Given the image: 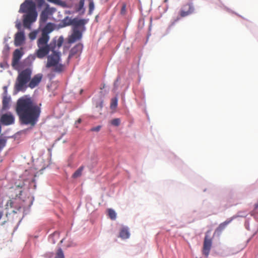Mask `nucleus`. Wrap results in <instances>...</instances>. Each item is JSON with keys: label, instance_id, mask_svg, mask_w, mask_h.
<instances>
[{"label": "nucleus", "instance_id": "39", "mask_svg": "<svg viewBox=\"0 0 258 258\" xmlns=\"http://www.w3.org/2000/svg\"><path fill=\"white\" fill-rule=\"evenodd\" d=\"M48 1L50 2H52V3H56L57 0H47Z\"/></svg>", "mask_w": 258, "mask_h": 258}, {"label": "nucleus", "instance_id": "2", "mask_svg": "<svg viewBox=\"0 0 258 258\" xmlns=\"http://www.w3.org/2000/svg\"><path fill=\"white\" fill-rule=\"evenodd\" d=\"M54 29V25L51 23H47L42 30L41 36L37 40L38 47L36 51V55L39 58H43L49 53L50 46L48 44L49 40V33Z\"/></svg>", "mask_w": 258, "mask_h": 258}, {"label": "nucleus", "instance_id": "1", "mask_svg": "<svg viewBox=\"0 0 258 258\" xmlns=\"http://www.w3.org/2000/svg\"><path fill=\"white\" fill-rule=\"evenodd\" d=\"M16 112L23 123L34 126L39 117L40 107L30 98H20L16 105Z\"/></svg>", "mask_w": 258, "mask_h": 258}, {"label": "nucleus", "instance_id": "44", "mask_svg": "<svg viewBox=\"0 0 258 258\" xmlns=\"http://www.w3.org/2000/svg\"><path fill=\"white\" fill-rule=\"evenodd\" d=\"M164 2L165 3H166V2H168V0H164Z\"/></svg>", "mask_w": 258, "mask_h": 258}, {"label": "nucleus", "instance_id": "43", "mask_svg": "<svg viewBox=\"0 0 258 258\" xmlns=\"http://www.w3.org/2000/svg\"><path fill=\"white\" fill-rule=\"evenodd\" d=\"M81 119H79L78 120V122H81Z\"/></svg>", "mask_w": 258, "mask_h": 258}, {"label": "nucleus", "instance_id": "33", "mask_svg": "<svg viewBox=\"0 0 258 258\" xmlns=\"http://www.w3.org/2000/svg\"><path fill=\"white\" fill-rule=\"evenodd\" d=\"M37 36V32L36 31H33L30 33L29 36L30 39L34 40L36 38Z\"/></svg>", "mask_w": 258, "mask_h": 258}, {"label": "nucleus", "instance_id": "42", "mask_svg": "<svg viewBox=\"0 0 258 258\" xmlns=\"http://www.w3.org/2000/svg\"><path fill=\"white\" fill-rule=\"evenodd\" d=\"M4 89H5V92H7V87H6V86H5V87H4Z\"/></svg>", "mask_w": 258, "mask_h": 258}, {"label": "nucleus", "instance_id": "12", "mask_svg": "<svg viewBox=\"0 0 258 258\" xmlns=\"http://www.w3.org/2000/svg\"><path fill=\"white\" fill-rule=\"evenodd\" d=\"M83 47V44L81 43H78L76 45L71 49L69 57L70 58L74 56L76 57L79 56L82 52Z\"/></svg>", "mask_w": 258, "mask_h": 258}, {"label": "nucleus", "instance_id": "15", "mask_svg": "<svg viewBox=\"0 0 258 258\" xmlns=\"http://www.w3.org/2000/svg\"><path fill=\"white\" fill-rule=\"evenodd\" d=\"M25 40V35L23 32H18L15 34L14 43L16 46L22 45Z\"/></svg>", "mask_w": 258, "mask_h": 258}, {"label": "nucleus", "instance_id": "34", "mask_svg": "<svg viewBox=\"0 0 258 258\" xmlns=\"http://www.w3.org/2000/svg\"><path fill=\"white\" fill-rule=\"evenodd\" d=\"M126 5L125 4H123L120 10V14L124 15L126 14Z\"/></svg>", "mask_w": 258, "mask_h": 258}, {"label": "nucleus", "instance_id": "32", "mask_svg": "<svg viewBox=\"0 0 258 258\" xmlns=\"http://www.w3.org/2000/svg\"><path fill=\"white\" fill-rule=\"evenodd\" d=\"M117 105V99H116V98L112 99L111 100V104H110V108L111 109L115 108L116 107Z\"/></svg>", "mask_w": 258, "mask_h": 258}, {"label": "nucleus", "instance_id": "22", "mask_svg": "<svg viewBox=\"0 0 258 258\" xmlns=\"http://www.w3.org/2000/svg\"><path fill=\"white\" fill-rule=\"evenodd\" d=\"M84 169V166H81L73 174L72 177L74 178H77L80 177L82 175V171Z\"/></svg>", "mask_w": 258, "mask_h": 258}, {"label": "nucleus", "instance_id": "3", "mask_svg": "<svg viewBox=\"0 0 258 258\" xmlns=\"http://www.w3.org/2000/svg\"><path fill=\"white\" fill-rule=\"evenodd\" d=\"M49 52L52 51V53L47 57V62L46 67L47 68H52V71L56 73H61L64 70V65L60 63V52L55 49V44H49Z\"/></svg>", "mask_w": 258, "mask_h": 258}, {"label": "nucleus", "instance_id": "26", "mask_svg": "<svg viewBox=\"0 0 258 258\" xmlns=\"http://www.w3.org/2000/svg\"><path fill=\"white\" fill-rule=\"evenodd\" d=\"M108 214L110 218L112 220H115L116 219V215L115 212L111 209L108 210Z\"/></svg>", "mask_w": 258, "mask_h": 258}, {"label": "nucleus", "instance_id": "27", "mask_svg": "<svg viewBox=\"0 0 258 258\" xmlns=\"http://www.w3.org/2000/svg\"><path fill=\"white\" fill-rule=\"evenodd\" d=\"M7 143V139L5 138H0V152L6 146Z\"/></svg>", "mask_w": 258, "mask_h": 258}, {"label": "nucleus", "instance_id": "10", "mask_svg": "<svg viewBox=\"0 0 258 258\" xmlns=\"http://www.w3.org/2000/svg\"><path fill=\"white\" fill-rule=\"evenodd\" d=\"M210 231L207 232L204 241L203 248V253L207 257L209 254L210 249L212 247V239L209 237L208 233Z\"/></svg>", "mask_w": 258, "mask_h": 258}, {"label": "nucleus", "instance_id": "23", "mask_svg": "<svg viewBox=\"0 0 258 258\" xmlns=\"http://www.w3.org/2000/svg\"><path fill=\"white\" fill-rule=\"evenodd\" d=\"M231 221V220H226L225 221V222L221 223L219 226H218V227L217 228V230L218 231H222L223 230H224L225 227L227 226V225L230 223V222Z\"/></svg>", "mask_w": 258, "mask_h": 258}, {"label": "nucleus", "instance_id": "11", "mask_svg": "<svg viewBox=\"0 0 258 258\" xmlns=\"http://www.w3.org/2000/svg\"><path fill=\"white\" fill-rule=\"evenodd\" d=\"M82 33L78 29H73V33L68 38V42L73 43L81 39Z\"/></svg>", "mask_w": 258, "mask_h": 258}, {"label": "nucleus", "instance_id": "37", "mask_svg": "<svg viewBox=\"0 0 258 258\" xmlns=\"http://www.w3.org/2000/svg\"><path fill=\"white\" fill-rule=\"evenodd\" d=\"M36 2L38 4V6L39 7L43 6L45 3L44 0H36Z\"/></svg>", "mask_w": 258, "mask_h": 258}, {"label": "nucleus", "instance_id": "24", "mask_svg": "<svg viewBox=\"0 0 258 258\" xmlns=\"http://www.w3.org/2000/svg\"><path fill=\"white\" fill-rule=\"evenodd\" d=\"M63 39L61 37H59L57 41V44H56L55 41L51 42L50 44H53V45L55 44V45L56 46L55 49L58 51V49L60 48V47L62 45V44L63 43Z\"/></svg>", "mask_w": 258, "mask_h": 258}, {"label": "nucleus", "instance_id": "19", "mask_svg": "<svg viewBox=\"0 0 258 258\" xmlns=\"http://www.w3.org/2000/svg\"><path fill=\"white\" fill-rule=\"evenodd\" d=\"M73 19L69 17H66L63 20H62L59 24V26L60 27H65L66 26L72 25Z\"/></svg>", "mask_w": 258, "mask_h": 258}, {"label": "nucleus", "instance_id": "17", "mask_svg": "<svg viewBox=\"0 0 258 258\" xmlns=\"http://www.w3.org/2000/svg\"><path fill=\"white\" fill-rule=\"evenodd\" d=\"M87 23L86 19H79L77 18L73 19L72 26L73 29H78L79 27H84V25Z\"/></svg>", "mask_w": 258, "mask_h": 258}, {"label": "nucleus", "instance_id": "4", "mask_svg": "<svg viewBox=\"0 0 258 258\" xmlns=\"http://www.w3.org/2000/svg\"><path fill=\"white\" fill-rule=\"evenodd\" d=\"M31 71L30 69H26L22 71L18 75L15 88L18 91L22 90L24 86L30 79Z\"/></svg>", "mask_w": 258, "mask_h": 258}, {"label": "nucleus", "instance_id": "7", "mask_svg": "<svg viewBox=\"0 0 258 258\" xmlns=\"http://www.w3.org/2000/svg\"><path fill=\"white\" fill-rule=\"evenodd\" d=\"M23 55L22 49H16L13 52V58L12 61V66L13 68L16 70H19L20 64L19 61L22 56Z\"/></svg>", "mask_w": 258, "mask_h": 258}, {"label": "nucleus", "instance_id": "13", "mask_svg": "<svg viewBox=\"0 0 258 258\" xmlns=\"http://www.w3.org/2000/svg\"><path fill=\"white\" fill-rule=\"evenodd\" d=\"M14 117L11 114H4L2 115L1 121L3 124L8 125L14 122Z\"/></svg>", "mask_w": 258, "mask_h": 258}, {"label": "nucleus", "instance_id": "20", "mask_svg": "<svg viewBox=\"0 0 258 258\" xmlns=\"http://www.w3.org/2000/svg\"><path fill=\"white\" fill-rule=\"evenodd\" d=\"M130 234L128 229L126 227H123L121 229L119 236L122 239H127L130 237Z\"/></svg>", "mask_w": 258, "mask_h": 258}, {"label": "nucleus", "instance_id": "16", "mask_svg": "<svg viewBox=\"0 0 258 258\" xmlns=\"http://www.w3.org/2000/svg\"><path fill=\"white\" fill-rule=\"evenodd\" d=\"M42 78V75L41 74H38L34 76V77L30 81L29 86L31 88H34L37 86L39 83L41 82Z\"/></svg>", "mask_w": 258, "mask_h": 258}, {"label": "nucleus", "instance_id": "36", "mask_svg": "<svg viewBox=\"0 0 258 258\" xmlns=\"http://www.w3.org/2000/svg\"><path fill=\"white\" fill-rule=\"evenodd\" d=\"M101 129V126L100 125H98V126H97L96 127H93L91 129V131H93V132H98Z\"/></svg>", "mask_w": 258, "mask_h": 258}, {"label": "nucleus", "instance_id": "25", "mask_svg": "<svg viewBox=\"0 0 258 258\" xmlns=\"http://www.w3.org/2000/svg\"><path fill=\"white\" fill-rule=\"evenodd\" d=\"M95 105V111L98 112L99 114H101V112H100V111L101 110L102 108L103 102L101 101L96 102Z\"/></svg>", "mask_w": 258, "mask_h": 258}, {"label": "nucleus", "instance_id": "35", "mask_svg": "<svg viewBox=\"0 0 258 258\" xmlns=\"http://www.w3.org/2000/svg\"><path fill=\"white\" fill-rule=\"evenodd\" d=\"M13 201L12 200H10L7 202L6 206L7 207V208H8L9 207L12 208L13 207Z\"/></svg>", "mask_w": 258, "mask_h": 258}, {"label": "nucleus", "instance_id": "41", "mask_svg": "<svg viewBox=\"0 0 258 258\" xmlns=\"http://www.w3.org/2000/svg\"><path fill=\"white\" fill-rule=\"evenodd\" d=\"M3 213L2 212H0V220L3 218Z\"/></svg>", "mask_w": 258, "mask_h": 258}, {"label": "nucleus", "instance_id": "29", "mask_svg": "<svg viewBox=\"0 0 258 258\" xmlns=\"http://www.w3.org/2000/svg\"><path fill=\"white\" fill-rule=\"evenodd\" d=\"M55 258H64L63 252L61 248L57 250Z\"/></svg>", "mask_w": 258, "mask_h": 258}, {"label": "nucleus", "instance_id": "21", "mask_svg": "<svg viewBox=\"0 0 258 258\" xmlns=\"http://www.w3.org/2000/svg\"><path fill=\"white\" fill-rule=\"evenodd\" d=\"M10 101V97H8L7 96H4V97L3 98V101H2L3 109H6L8 108Z\"/></svg>", "mask_w": 258, "mask_h": 258}, {"label": "nucleus", "instance_id": "31", "mask_svg": "<svg viewBox=\"0 0 258 258\" xmlns=\"http://www.w3.org/2000/svg\"><path fill=\"white\" fill-rule=\"evenodd\" d=\"M94 9V5L92 0H90L89 4V14H91Z\"/></svg>", "mask_w": 258, "mask_h": 258}, {"label": "nucleus", "instance_id": "6", "mask_svg": "<svg viewBox=\"0 0 258 258\" xmlns=\"http://www.w3.org/2000/svg\"><path fill=\"white\" fill-rule=\"evenodd\" d=\"M36 11V6L32 0H25L21 5L19 12L20 13H27Z\"/></svg>", "mask_w": 258, "mask_h": 258}, {"label": "nucleus", "instance_id": "8", "mask_svg": "<svg viewBox=\"0 0 258 258\" xmlns=\"http://www.w3.org/2000/svg\"><path fill=\"white\" fill-rule=\"evenodd\" d=\"M37 11L27 13L23 16V25L25 27L30 28L31 24L34 22L37 17Z\"/></svg>", "mask_w": 258, "mask_h": 258}, {"label": "nucleus", "instance_id": "18", "mask_svg": "<svg viewBox=\"0 0 258 258\" xmlns=\"http://www.w3.org/2000/svg\"><path fill=\"white\" fill-rule=\"evenodd\" d=\"M24 186L23 182L20 183L15 186V188L13 187L12 191L16 194L15 197L20 198L23 191V187Z\"/></svg>", "mask_w": 258, "mask_h": 258}, {"label": "nucleus", "instance_id": "38", "mask_svg": "<svg viewBox=\"0 0 258 258\" xmlns=\"http://www.w3.org/2000/svg\"><path fill=\"white\" fill-rule=\"evenodd\" d=\"M254 209H258V202L255 204L254 205Z\"/></svg>", "mask_w": 258, "mask_h": 258}, {"label": "nucleus", "instance_id": "30", "mask_svg": "<svg viewBox=\"0 0 258 258\" xmlns=\"http://www.w3.org/2000/svg\"><path fill=\"white\" fill-rule=\"evenodd\" d=\"M110 122L112 125L118 126L120 123V120L119 118H114L111 120Z\"/></svg>", "mask_w": 258, "mask_h": 258}, {"label": "nucleus", "instance_id": "14", "mask_svg": "<svg viewBox=\"0 0 258 258\" xmlns=\"http://www.w3.org/2000/svg\"><path fill=\"white\" fill-rule=\"evenodd\" d=\"M49 14L50 11L48 6L47 5L46 8L42 11L40 15L39 22L41 25L46 23L48 20Z\"/></svg>", "mask_w": 258, "mask_h": 258}, {"label": "nucleus", "instance_id": "9", "mask_svg": "<svg viewBox=\"0 0 258 258\" xmlns=\"http://www.w3.org/2000/svg\"><path fill=\"white\" fill-rule=\"evenodd\" d=\"M195 8L191 3L183 5L179 12V15L181 18L187 17L194 13Z\"/></svg>", "mask_w": 258, "mask_h": 258}, {"label": "nucleus", "instance_id": "5", "mask_svg": "<svg viewBox=\"0 0 258 258\" xmlns=\"http://www.w3.org/2000/svg\"><path fill=\"white\" fill-rule=\"evenodd\" d=\"M24 208L19 206L16 210H14L12 212L6 214L7 219L4 218L2 225H4L7 222H13L18 221L19 222L22 220L23 217Z\"/></svg>", "mask_w": 258, "mask_h": 258}, {"label": "nucleus", "instance_id": "40", "mask_svg": "<svg viewBox=\"0 0 258 258\" xmlns=\"http://www.w3.org/2000/svg\"><path fill=\"white\" fill-rule=\"evenodd\" d=\"M48 1L50 2H52V3H56L57 0H47Z\"/></svg>", "mask_w": 258, "mask_h": 258}, {"label": "nucleus", "instance_id": "28", "mask_svg": "<svg viewBox=\"0 0 258 258\" xmlns=\"http://www.w3.org/2000/svg\"><path fill=\"white\" fill-rule=\"evenodd\" d=\"M84 0H80L79 4V7L77 8L76 11L77 12H80L82 10H83V13L85 11V9L84 8Z\"/></svg>", "mask_w": 258, "mask_h": 258}]
</instances>
